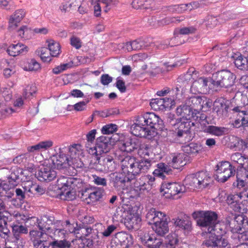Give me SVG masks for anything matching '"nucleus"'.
I'll return each mask as SVG.
<instances>
[{
  "mask_svg": "<svg viewBox=\"0 0 248 248\" xmlns=\"http://www.w3.org/2000/svg\"><path fill=\"white\" fill-rule=\"evenodd\" d=\"M192 217L196 221L197 225L209 233V238L203 244L207 247L224 248L228 244L227 240L222 236L224 233L218 220L217 214L212 211H197L192 214Z\"/></svg>",
  "mask_w": 248,
  "mask_h": 248,
  "instance_id": "f257e3e1",
  "label": "nucleus"
},
{
  "mask_svg": "<svg viewBox=\"0 0 248 248\" xmlns=\"http://www.w3.org/2000/svg\"><path fill=\"white\" fill-rule=\"evenodd\" d=\"M140 208L139 206L135 204V202L122 205L120 209L122 212V222L128 230H136L140 227L141 221L138 212Z\"/></svg>",
  "mask_w": 248,
  "mask_h": 248,
  "instance_id": "f03ea898",
  "label": "nucleus"
},
{
  "mask_svg": "<svg viewBox=\"0 0 248 248\" xmlns=\"http://www.w3.org/2000/svg\"><path fill=\"white\" fill-rule=\"evenodd\" d=\"M165 216L164 213L157 211L155 208L150 209L146 215L148 223L152 224L153 230L160 236H163L169 232V227L165 218Z\"/></svg>",
  "mask_w": 248,
  "mask_h": 248,
  "instance_id": "7ed1b4c3",
  "label": "nucleus"
},
{
  "mask_svg": "<svg viewBox=\"0 0 248 248\" xmlns=\"http://www.w3.org/2000/svg\"><path fill=\"white\" fill-rule=\"evenodd\" d=\"M175 136L174 142L181 144L186 143L193 139L191 132V122L178 119L177 122L171 128Z\"/></svg>",
  "mask_w": 248,
  "mask_h": 248,
  "instance_id": "20e7f679",
  "label": "nucleus"
},
{
  "mask_svg": "<svg viewBox=\"0 0 248 248\" xmlns=\"http://www.w3.org/2000/svg\"><path fill=\"white\" fill-rule=\"evenodd\" d=\"M37 225L39 231L32 230L30 232V235L32 240L33 246L35 248H49L50 242L47 239L48 237L46 231H45L44 227V220L43 219L36 218Z\"/></svg>",
  "mask_w": 248,
  "mask_h": 248,
  "instance_id": "39448f33",
  "label": "nucleus"
},
{
  "mask_svg": "<svg viewBox=\"0 0 248 248\" xmlns=\"http://www.w3.org/2000/svg\"><path fill=\"white\" fill-rule=\"evenodd\" d=\"M212 181L207 171H201L187 176L185 179L186 185L191 189L202 188L208 186Z\"/></svg>",
  "mask_w": 248,
  "mask_h": 248,
  "instance_id": "423d86ee",
  "label": "nucleus"
},
{
  "mask_svg": "<svg viewBox=\"0 0 248 248\" xmlns=\"http://www.w3.org/2000/svg\"><path fill=\"white\" fill-rule=\"evenodd\" d=\"M215 178L218 182L224 183L229 178L234 176L235 168L229 162L224 161L219 162L216 166Z\"/></svg>",
  "mask_w": 248,
  "mask_h": 248,
  "instance_id": "0eeeda50",
  "label": "nucleus"
},
{
  "mask_svg": "<svg viewBox=\"0 0 248 248\" xmlns=\"http://www.w3.org/2000/svg\"><path fill=\"white\" fill-rule=\"evenodd\" d=\"M234 80V76L232 72L223 70L213 74L212 84L217 87L228 88L233 85Z\"/></svg>",
  "mask_w": 248,
  "mask_h": 248,
  "instance_id": "6e6552de",
  "label": "nucleus"
},
{
  "mask_svg": "<svg viewBox=\"0 0 248 248\" xmlns=\"http://www.w3.org/2000/svg\"><path fill=\"white\" fill-rule=\"evenodd\" d=\"M140 117L138 116L135 123L131 126L130 130L132 134L136 137L148 139L155 137L157 132L147 127L143 122H140Z\"/></svg>",
  "mask_w": 248,
  "mask_h": 248,
  "instance_id": "1a4fd4ad",
  "label": "nucleus"
},
{
  "mask_svg": "<svg viewBox=\"0 0 248 248\" xmlns=\"http://www.w3.org/2000/svg\"><path fill=\"white\" fill-rule=\"evenodd\" d=\"M160 191L168 194L167 196L169 198L174 199V196L177 195L180 197L186 192V187L177 183L164 182L161 186Z\"/></svg>",
  "mask_w": 248,
  "mask_h": 248,
  "instance_id": "9d476101",
  "label": "nucleus"
},
{
  "mask_svg": "<svg viewBox=\"0 0 248 248\" xmlns=\"http://www.w3.org/2000/svg\"><path fill=\"white\" fill-rule=\"evenodd\" d=\"M140 119V122H143L146 126L150 129L162 130L164 124L163 121L159 117L153 112H147L143 115L139 116Z\"/></svg>",
  "mask_w": 248,
  "mask_h": 248,
  "instance_id": "9b49d317",
  "label": "nucleus"
},
{
  "mask_svg": "<svg viewBox=\"0 0 248 248\" xmlns=\"http://www.w3.org/2000/svg\"><path fill=\"white\" fill-rule=\"evenodd\" d=\"M96 162V169L100 171H113L115 169V163L113 157L103 154L95 156Z\"/></svg>",
  "mask_w": 248,
  "mask_h": 248,
  "instance_id": "f8f14e48",
  "label": "nucleus"
},
{
  "mask_svg": "<svg viewBox=\"0 0 248 248\" xmlns=\"http://www.w3.org/2000/svg\"><path fill=\"white\" fill-rule=\"evenodd\" d=\"M137 159L131 156H126L123 159L121 162L122 170L132 179L135 178L138 171Z\"/></svg>",
  "mask_w": 248,
  "mask_h": 248,
  "instance_id": "ddd939ff",
  "label": "nucleus"
},
{
  "mask_svg": "<svg viewBox=\"0 0 248 248\" xmlns=\"http://www.w3.org/2000/svg\"><path fill=\"white\" fill-rule=\"evenodd\" d=\"M109 139L106 136H102L97 138L95 145L89 149V153L96 156L107 153L109 150Z\"/></svg>",
  "mask_w": 248,
  "mask_h": 248,
  "instance_id": "4468645a",
  "label": "nucleus"
},
{
  "mask_svg": "<svg viewBox=\"0 0 248 248\" xmlns=\"http://www.w3.org/2000/svg\"><path fill=\"white\" fill-rule=\"evenodd\" d=\"M44 227L45 231H46L48 236L51 238L58 237L63 238L65 237V235L67 234L65 231L62 225V222L61 221H57L53 224H51L50 226H47V224H44Z\"/></svg>",
  "mask_w": 248,
  "mask_h": 248,
  "instance_id": "2eb2a0df",
  "label": "nucleus"
},
{
  "mask_svg": "<svg viewBox=\"0 0 248 248\" xmlns=\"http://www.w3.org/2000/svg\"><path fill=\"white\" fill-rule=\"evenodd\" d=\"M59 154L53 155L48 160V162L52 168L61 170L67 168L70 165L68 157L61 152V148H59Z\"/></svg>",
  "mask_w": 248,
  "mask_h": 248,
  "instance_id": "dca6fc26",
  "label": "nucleus"
},
{
  "mask_svg": "<svg viewBox=\"0 0 248 248\" xmlns=\"http://www.w3.org/2000/svg\"><path fill=\"white\" fill-rule=\"evenodd\" d=\"M102 196L100 189L95 187L85 188L81 192L80 198L82 201L90 200L91 202H97Z\"/></svg>",
  "mask_w": 248,
  "mask_h": 248,
  "instance_id": "f3484780",
  "label": "nucleus"
},
{
  "mask_svg": "<svg viewBox=\"0 0 248 248\" xmlns=\"http://www.w3.org/2000/svg\"><path fill=\"white\" fill-rule=\"evenodd\" d=\"M132 180L129 176L124 172H114L111 174V182L113 186L118 190L124 189L126 182Z\"/></svg>",
  "mask_w": 248,
  "mask_h": 248,
  "instance_id": "a211bd4d",
  "label": "nucleus"
},
{
  "mask_svg": "<svg viewBox=\"0 0 248 248\" xmlns=\"http://www.w3.org/2000/svg\"><path fill=\"white\" fill-rule=\"evenodd\" d=\"M218 197L219 202H246L248 201V193L240 192L228 195L222 192Z\"/></svg>",
  "mask_w": 248,
  "mask_h": 248,
  "instance_id": "6ab92c4d",
  "label": "nucleus"
},
{
  "mask_svg": "<svg viewBox=\"0 0 248 248\" xmlns=\"http://www.w3.org/2000/svg\"><path fill=\"white\" fill-rule=\"evenodd\" d=\"M229 109L228 101L222 97L217 98L214 103V110L219 117L227 116Z\"/></svg>",
  "mask_w": 248,
  "mask_h": 248,
  "instance_id": "aec40b11",
  "label": "nucleus"
},
{
  "mask_svg": "<svg viewBox=\"0 0 248 248\" xmlns=\"http://www.w3.org/2000/svg\"><path fill=\"white\" fill-rule=\"evenodd\" d=\"M57 176L55 170L50 167L43 166L39 170L37 174L38 179L40 181L50 182Z\"/></svg>",
  "mask_w": 248,
  "mask_h": 248,
  "instance_id": "412c9836",
  "label": "nucleus"
},
{
  "mask_svg": "<svg viewBox=\"0 0 248 248\" xmlns=\"http://www.w3.org/2000/svg\"><path fill=\"white\" fill-rule=\"evenodd\" d=\"M26 13L24 9H19L16 10L11 16L8 21V28L10 30L15 29L18 24L25 17Z\"/></svg>",
  "mask_w": 248,
  "mask_h": 248,
  "instance_id": "4be33fe9",
  "label": "nucleus"
},
{
  "mask_svg": "<svg viewBox=\"0 0 248 248\" xmlns=\"http://www.w3.org/2000/svg\"><path fill=\"white\" fill-rule=\"evenodd\" d=\"M28 51V46L20 43L10 45L7 49L8 54L13 57L26 53Z\"/></svg>",
  "mask_w": 248,
  "mask_h": 248,
  "instance_id": "5701e85b",
  "label": "nucleus"
},
{
  "mask_svg": "<svg viewBox=\"0 0 248 248\" xmlns=\"http://www.w3.org/2000/svg\"><path fill=\"white\" fill-rule=\"evenodd\" d=\"M12 184L2 181L0 182V197L5 200V198H10L14 195V188Z\"/></svg>",
  "mask_w": 248,
  "mask_h": 248,
  "instance_id": "b1692460",
  "label": "nucleus"
},
{
  "mask_svg": "<svg viewBox=\"0 0 248 248\" xmlns=\"http://www.w3.org/2000/svg\"><path fill=\"white\" fill-rule=\"evenodd\" d=\"M234 222L236 223L235 228L232 229L233 232L239 233L243 232L242 229H248V220L247 217L243 215L236 216L235 217Z\"/></svg>",
  "mask_w": 248,
  "mask_h": 248,
  "instance_id": "393cba45",
  "label": "nucleus"
},
{
  "mask_svg": "<svg viewBox=\"0 0 248 248\" xmlns=\"http://www.w3.org/2000/svg\"><path fill=\"white\" fill-rule=\"evenodd\" d=\"M184 145L182 146V150L185 153L190 155H196L202 150V147L200 144L191 142L189 144Z\"/></svg>",
  "mask_w": 248,
  "mask_h": 248,
  "instance_id": "a878e982",
  "label": "nucleus"
},
{
  "mask_svg": "<svg viewBox=\"0 0 248 248\" xmlns=\"http://www.w3.org/2000/svg\"><path fill=\"white\" fill-rule=\"evenodd\" d=\"M229 144L231 149L241 151L247 147V142L240 138L232 136L230 137Z\"/></svg>",
  "mask_w": 248,
  "mask_h": 248,
  "instance_id": "bb28decb",
  "label": "nucleus"
},
{
  "mask_svg": "<svg viewBox=\"0 0 248 248\" xmlns=\"http://www.w3.org/2000/svg\"><path fill=\"white\" fill-rule=\"evenodd\" d=\"M228 129L227 128L214 125L205 126L203 128V131L217 137H220L225 135Z\"/></svg>",
  "mask_w": 248,
  "mask_h": 248,
  "instance_id": "cd10ccee",
  "label": "nucleus"
},
{
  "mask_svg": "<svg viewBox=\"0 0 248 248\" xmlns=\"http://www.w3.org/2000/svg\"><path fill=\"white\" fill-rule=\"evenodd\" d=\"M176 113L178 116L181 117L179 119H182V121H190L192 114L191 108L186 105L180 106L177 107Z\"/></svg>",
  "mask_w": 248,
  "mask_h": 248,
  "instance_id": "c85d7f7f",
  "label": "nucleus"
},
{
  "mask_svg": "<svg viewBox=\"0 0 248 248\" xmlns=\"http://www.w3.org/2000/svg\"><path fill=\"white\" fill-rule=\"evenodd\" d=\"M185 158V155L183 153L174 154L170 165L174 169H179L186 165Z\"/></svg>",
  "mask_w": 248,
  "mask_h": 248,
  "instance_id": "c756f323",
  "label": "nucleus"
},
{
  "mask_svg": "<svg viewBox=\"0 0 248 248\" xmlns=\"http://www.w3.org/2000/svg\"><path fill=\"white\" fill-rule=\"evenodd\" d=\"M94 236H92V239L86 238L85 236H81L78 240V244L82 248H91L94 244H97L99 242L98 236L97 234H94Z\"/></svg>",
  "mask_w": 248,
  "mask_h": 248,
  "instance_id": "7c9ffc66",
  "label": "nucleus"
},
{
  "mask_svg": "<svg viewBox=\"0 0 248 248\" xmlns=\"http://www.w3.org/2000/svg\"><path fill=\"white\" fill-rule=\"evenodd\" d=\"M184 16H167L164 18L159 20L157 22L158 27H163L172 23H179L185 19Z\"/></svg>",
  "mask_w": 248,
  "mask_h": 248,
  "instance_id": "2f4dec72",
  "label": "nucleus"
},
{
  "mask_svg": "<svg viewBox=\"0 0 248 248\" xmlns=\"http://www.w3.org/2000/svg\"><path fill=\"white\" fill-rule=\"evenodd\" d=\"M53 142L51 140H47L41 141L38 144L29 146L27 148V150L29 152H33L34 151H46L52 147Z\"/></svg>",
  "mask_w": 248,
  "mask_h": 248,
  "instance_id": "473e14b6",
  "label": "nucleus"
},
{
  "mask_svg": "<svg viewBox=\"0 0 248 248\" xmlns=\"http://www.w3.org/2000/svg\"><path fill=\"white\" fill-rule=\"evenodd\" d=\"M208 80L206 78L201 77L194 81L191 86V91L195 92V93H202V89L207 86Z\"/></svg>",
  "mask_w": 248,
  "mask_h": 248,
  "instance_id": "72a5a7b5",
  "label": "nucleus"
},
{
  "mask_svg": "<svg viewBox=\"0 0 248 248\" xmlns=\"http://www.w3.org/2000/svg\"><path fill=\"white\" fill-rule=\"evenodd\" d=\"M8 217V222L9 223L13 221V222H15V223L17 224H22L30 218V217L28 216L17 212H14L13 214L10 215V217ZM31 218H32V217H31ZM33 218H35V217H33Z\"/></svg>",
  "mask_w": 248,
  "mask_h": 248,
  "instance_id": "f704fd0d",
  "label": "nucleus"
},
{
  "mask_svg": "<svg viewBox=\"0 0 248 248\" xmlns=\"http://www.w3.org/2000/svg\"><path fill=\"white\" fill-rule=\"evenodd\" d=\"M203 98H205L204 97ZM190 107L191 109L199 111L202 109L204 100L202 97L199 96H194L190 98L189 99Z\"/></svg>",
  "mask_w": 248,
  "mask_h": 248,
  "instance_id": "c9c22d12",
  "label": "nucleus"
},
{
  "mask_svg": "<svg viewBox=\"0 0 248 248\" xmlns=\"http://www.w3.org/2000/svg\"><path fill=\"white\" fill-rule=\"evenodd\" d=\"M117 238L118 239L121 246L125 248H128L133 244L132 236L125 232H119L117 234Z\"/></svg>",
  "mask_w": 248,
  "mask_h": 248,
  "instance_id": "e433bc0d",
  "label": "nucleus"
},
{
  "mask_svg": "<svg viewBox=\"0 0 248 248\" xmlns=\"http://www.w3.org/2000/svg\"><path fill=\"white\" fill-rule=\"evenodd\" d=\"M157 168L155 169L153 172L154 176H158L162 178L165 179V176L164 173L170 174L171 173L172 170L167 165L163 163H160L157 165Z\"/></svg>",
  "mask_w": 248,
  "mask_h": 248,
  "instance_id": "4c0bfd02",
  "label": "nucleus"
},
{
  "mask_svg": "<svg viewBox=\"0 0 248 248\" xmlns=\"http://www.w3.org/2000/svg\"><path fill=\"white\" fill-rule=\"evenodd\" d=\"M145 245L149 248H159L163 245V240L154 235H150L144 240Z\"/></svg>",
  "mask_w": 248,
  "mask_h": 248,
  "instance_id": "58836bf2",
  "label": "nucleus"
},
{
  "mask_svg": "<svg viewBox=\"0 0 248 248\" xmlns=\"http://www.w3.org/2000/svg\"><path fill=\"white\" fill-rule=\"evenodd\" d=\"M4 202H0V231L4 234H7L9 232V230L7 227V220L8 221L9 217H5L1 211L4 210Z\"/></svg>",
  "mask_w": 248,
  "mask_h": 248,
  "instance_id": "ea45409f",
  "label": "nucleus"
},
{
  "mask_svg": "<svg viewBox=\"0 0 248 248\" xmlns=\"http://www.w3.org/2000/svg\"><path fill=\"white\" fill-rule=\"evenodd\" d=\"M233 117L239 119H242L243 122L248 123V117L247 116L244 106H237L232 109Z\"/></svg>",
  "mask_w": 248,
  "mask_h": 248,
  "instance_id": "a19ab883",
  "label": "nucleus"
},
{
  "mask_svg": "<svg viewBox=\"0 0 248 248\" xmlns=\"http://www.w3.org/2000/svg\"><path fill=\"white\" fill-rule=\"evenodd\" d=\"M152 153L150 145L146 143L140 144L138 150V154L141 158H145L147 157H149Z\"/></svg>",
  "mask_w": 248,
  "mask_h": 248,
  "instance_id": "79ce46f5",
  "label": "nucleus"
},
{
  "mask_svg": "<svg viewBox=\"0 0 248 248\" xmlns=\"http://www.w3.org/2000/svg\"><path fill=\"white\" fill-rule=\"evenodd\" d=\"M20 170L17 167L12 168L11 173L8 177V183L12 184V186H16L19 179Z\"/></svg>",
  "mask_w": 248,
  "mask_h": 248,
  "instance_id": "37998d69",
  "label": "nucleus"
},
{
  "mask_svg": "<svg viewBox=\"0 0 248 248\" xmlns=\"http://www.w3.org/2000/svg\"><path fill=\"white\" fill-rule=\"evenodd\" d=\"M137 165L138 171H137L136 175L147 171L151 166V162L148 159H142L140 161L137 160Z\"/></svg>",
  "mask_w": 248,
  "mask_h": 248,
  "instance_id": "c03bdc74",
  "label": "nucleus"
},
{
  "mask_svg": "<svg viewBox=\"0 0 248 248\" xmlns=\"http://www.w3.org/2000/svg\"><path fill=\"white\" fill-rule=\"evenodd\" d=\"M47 43L50 55L53 57L58 56L60 53L59 43L53 40L48 41Z\"/></svg>",
  "mask_w": 248,
  "mask_h": 248,
  "instance_id": "a18cd8bd",
  "label": "nucleus"
},
{
  "mask_svg": "<svg viewBox=\"0 0 248 248\" xmlns=\"http://www.w3.org/2000/svg\"><path fill=\"white\" fill-rule=\"evenodd\" d=\"M179 242L178 236L175 233H170L166 238L164 248H177Z\"/></svg>",
  "mask_w": 248,
  "mask_h": 248,
  "instance_id": "49530a36",
  "label": "nucleus"
},
{
  "mask_svg": "<svg viewBox=\"0 0 248 248\" xmlns=\"http://www.w3.org/2000/svg\"><path fill=\"white\" fill-rule=\"evenodd\" d=\"M11 227L12 228V232L14 235L17 238L20 234L28 233L27 228L21 224H17L15 222L10 224Z\"/></svg>",
  "mask_w": 248,
  "mask_h": 248,
  "instance_id": "de8ad7c7",
  "label": "nucleus"
},
{
  "mask_svg": "<svg viewBox=\"0 0 248 248\" xmlns=\"http://www.w3.org/2000/svg\"><path fill=\"white\" fill-rule=\"evenodd\" d=\"M174 224L184 230H189L191 226V222L187 217H185L183 219L176 218L174 220Z\"/></svg>",
  "mask_w": 248,
  "mask_h": 248,
  "instance_id": "09e8293b",
  "label": "nucleus"
},
{
  "mask_svg": "<svg viewBox=\"0 0 248 248\" xmlns=\"http://www.w3.org/2000/svg\"><path fill=\"white\" fill-rule=\"evenodd\" d=\"M72 178L64 176L60 177L57 180V185L61 189L66 190V187L69 188L70 184L72 183Z\"/></svg>",
  "mask_w": 248,
  "mask_h": 248,
  "instance_id": "8fccbe9b",
  "label": "nucleus"
},
{
  "mask_svg": "<svg viewBox=\"0 0 248 248\" xmlns=\"http://www.w3.org/2000/svg\"><path fill=\"white\" fill-rule=\"evenodd\" d=\"M40 68V64L34 59L27 62L24 67L25 70L30 71H37Z\"/></svg>",
  "mask_w": 248,
  "mask_h": 248,
  "instance_id": "3c124183",
  "label": "nucleus"
},
{
  "mask_svg": "<svg viewBox=\"0 0 248 248\" xmlns=\"http://www.w3.org/2000/svg\"><path fill=\"white\" fill-rule=\"evenodd\" d=\"M70 243L65 240H54L52 242H50V246L52 248H68L70 247Z\"/></svg>",
  "mask_w": 248,
  "mask_h": 248,
  "instance_id": "603ef678",
  "label": "nucleus"
},
{
  "mask_svg": "<svg viewBox=\"0 0 248 248\" xmlns=\"http://www.w3.org/2000/svg\"><path fill=\"white\" fill-rule=\"evenodd\" d=\"M18 35L21 38L28 39L31 37V31L26 26H23L17 31Z\"/></svg>",
  "mask_w": 248,
  "mask_h": 248,
  "instance_id": "864d4df0",
  "label": "nucleus"
},
{
  "mask_svg": "<svg viewBox=\"0 0 248 248\" xmlns=\"http://www.w3.org/2000/svg\"><path fill=\"white\" fill-rule=\"evenodd\" d=\"M69 152L70 156L76 158L82 153L81 145L79 144H75L70 146L69 148Z\"/></svg>",
  "mask_w": 248,
  "mask_h": 248,
  "instance_id": "5fc2aeb1",
  "label": "nucleus"
},
{
  "mask_svg": "<svg viewBox=\"0 0 248 248\" xmlns=\"http://www.w3.org/2000/svg\"><path fill=\"white\" fill-rule=\"evenodd\" d=\"M196 31V29L193 26L188 27H184L179 29H177L174 31V34H179L181 35H188L194 33Z\"/></svg>",
  "mask_w": 248,
  "mask_h": 248,
  "instance_id": "6e6d98bb",
  "label": "nucleus"
},
{
  "mask_svg": "<svg viewBox=\"0 0 248 248\" xmlns=\"http://www.w3.org/2000/svg\"><path fill=\"white\" fill-rule=\"evenodd\" d=\"M40 58L44 62H49L51 61L50 52L46 47H42L39 52Z\"/></svg>",
  "mask_w": 248,
  "mask_h": 248,
  "instance_id": "4d7b16f0",
  "label": "nucleus"
},
{
  "mask_svg": "<svg viewBox=\"0 0 248 248\" xmlns=\"http://www.w3.org/2000/svg\"><path fill=\"white\" fill-rule=\"evenodd\" d=\"M98 2L104 4L105 6L104 11L107 13L111 7L116 5L119 2V0H98Z\"/></svg>",
  "mask_w": 248,
  "mask_h": 248,
  "instance_id": "13d9d810",
  "label": "nucleus"
},
{
  "mask_svg": "<svg viewBox=\"0 0 248 248\" xmlns=\"http://www.w3.org/2000/svg\"><path fill=\"white\" fill-rule=\"evenodd\" d=\"M245 156V155H242L241 153L236 152L231 155V159L232 162L238 164L242 167V164H244Z\"/></svg>",
  "mask_w": 248,
  "mask_h": 248,
  "instance_id": "bf43d9fd",
  "label": "nucleus"
},
{
  "mask_svg": "<svg viewBox=\"0 0 248 248\" xmlns=\"http://www.w3.org/2000/svg\"><path fill=\"white\" fill-rule=\"evenodd\" d=\"M60 199L63 201H73L75 199V194L74 192H72L69 190L62 192L60 194Z\"/></svg>",
  "mask_w": 248,
  "mask_h": 248,
  "instance_id": "052dcab7",
  "label": "nucleus"
},
{
  "mask_svg": "<svg viewBox=\"0 0 248 248\" xmlns=\"http://www.w3.org/2000/svg\"><path fill=\"white\" fill-rule=\"evenodd\" d=\"M117 130V125L115 124H110L103 126L101 132L103 134H110L116 132Z\"/></svg>",
  "mask_w": 248,
  "mask_h": 248,
  "instance_id": "680f3d73",
  "label": "nucleus"
},
{
  "mask_svg": "<svg viewBox=\"0 0 248 248\" xmlns=\"http://www.w3.org/2000/svg\"><path fill=\"white\" fill-rule=\"evenodd\" d=\"M194 71H191L190 69L187 72V73L182 77H180L178 78L177 82L180 84L181 83H183V85L185 87H186V85L188 84V80H190L192 78V74Z\"/></svg>",
  "mask_w": 248,
  "mask_h": 248,
  "instance_id": "e2e57ef3",
  "label": "nucleus"
},
{
  "mask_svg": "<svg viewBox=\"0 0 248 248\" xmlns=\"http://www.w3.org/2000/svg\"><path fill=\"white\" fill-rule=\"evenodd\" d=\"M23 187L25 191L31 193L32 194H35V188L37 184L33 183L32 181H27L23 184Z\"/></svg>",
  "mask_w": 248,
  "mask_h": 248,
  "instance_id": "0e129e2a",
  "label": "nucleus"
},
{
  "mask_svg": "<svg viewBox=\"0 0 248 248\" xmlns=\"http://www.w3.org/2000/svg\"><path fill=\"white\" fill-rule=\"evenodd\" d=\"M62 225H64L63 227L67 234L73 232L77 234L79 233V232H78V229H76L74 224H70L68 220L65 223L62 222Z\"/></svg>",
  "mask_w": 248,
  "mask_h": 248,
  "instance_id": "69168bd1",
  "label": "nucleus"
},
{
  "mask_svg": "<svg viewBox=\"0 0 248 248\" xmlns=\"http://www.w3.org/2000/svg\"><path fill=\"white\" fill-rule=\"evenodd\" d=\"M143 176H142L138 181H137L135 186L139 189L140 191H144L145 190L148 191L149 190L146 181L142 180Z\"/></svg>",
  "mask_w": 248,
  "mask_h": 248,
  "instance_id": "338daca9",
  "label": "nucleus"
},
{
  "mask_svg": "<svg viewBox=\"0 0 248 248\" xmlns=\"http://www.w3.org/2000/svg\"><path fill=\"white\" fill-rule=\"evenodd\" d=\"M93 182L97 186H105L107 185V181L105 178L100 177L96 174L92 175Z\"/></svg>",
  "mask_w": 248,
  "mask_h": 248,
  "instance_id": "774afa93",
  "label": "nucleus"
}]
</instances>
